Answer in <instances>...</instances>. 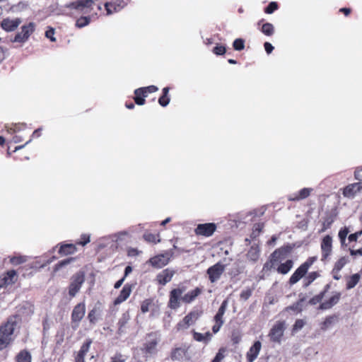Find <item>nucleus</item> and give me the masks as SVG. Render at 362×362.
<instances>
[{
  "instance_id": "f257e3e1",
  "label": "nucleus",
  "mask_w": 362,
  "mask_h": 362,
  "mask_svg": "<svg viewBox=\"0 0 362 362\" xmlns=\"http://www.w3.org/2000/svg\"><path fill=\"white\" fill-rule=\"evenodd\" d=\"M16 327V322L8 320L0 327V350L6 348L12 340V335Z\"/></svg>"
},
{
  "instance_id": "f03ea898",
  "label": "nucleus",
  "mask_w": 362,
  "mask_h": 362,
  "mask_svg": "<svg viewBox=\"0 0 362 362\" xmlns=\"http://www.w3.org/2000/svg\"><path fill=\"white\" fill-rule=\"evenodd\" d=\"M85 281V273L83 271H79L76 273L71 279V283L69 288V295L71 297H74L79 291L82 284Z\"/></svg>"
},
{
  "instance_id": "7ed1b4c3",
  "label": "nucleus",
  "mask_w": 362,
  "mask_h": 362,
  "mask_svg": "<svg viewBox=\"0 0 362 362\" xmlns=\"http://www.w3.org/2000/svg\"><path fill=\"white\" fill-rule=\"evenodd\" d=\"M185 291L186 288L185 286L173 289L170 292L168 307L173 310L177 309L180 306V300H182V294Z\"/></svg>"
},
{
  "instance_id": "20e7f679",
  "label": "nucleus",
  "mask_w": 362,
  "mask_h": 362,
  "mask_svg": "<svg viewBox=\"0 0 362 362\" xmlns=\"http://www.w3.org/2000/svg\"><path fill=\"white\" fill-rule=\"evenodd\" d=\"M35 25L34 23H29L21 27V31L18 32L11 40L13 42H26L30 35L34 32Z\"/></svg>"
},
{
  "instance_id": "39448f33",
  "label": "nucleus",
  "mask_w": 362,
  "mask_h": 362,
  "mask_svg": "<svg viewBox=\"0 0 362 362\" xmlns=\"http://www.w3.org/2000/svg\"><path fill=\"white\" fill-rule=\"evenodd\" d=\"M225 269L226 266L220 262L210 267L206 271L209 281L211 283L216 282L221 278Z\"/></svg>"
},
{
  "instance_id": "423d86ee",
  "label": "nucleus",
  "mask_w": 362,
  "mask_h": 362,
  "mask_svg": "<svg viewBox=\"0 0 362 362\" xmlns=\"http://www.w3.org/2000/svg\"><path fill=\"white\" fill-rule=\"evenodd\" d=\"M286 329L284 321H278L271 329L269 336L272 341L280 343Z\"/></svg>"
},
{
  "instance_id": "0eeeda50",
  "label": "nucleus",
  "mask_w": 362,
  "mask_h": 362,
  "mask_svg": "<svg viewBox=\"0 0 362 362\" xmlns=\"http://www.w3.org/2000/svg\"><path fill=\"white\" fill-rule=\"evenodd\" d=\"M322 257L321 261H326L332 253V238L329 235H325L320 244Z\"/></svg>"
},
{
  "instance_id": "6e6552de",
  "label": "nucleus",
  "mask_w": 362,
  "mask_h": 362,
  "mask_svg": "<svg viewBox=\"0 0 362 362\" xmlns=\"http://www.w3.org/2000/svg\"><path fill=\"white\" fill-rule=\"evenodd\" d=\"M202 313V311L197 310L190 312L184 317L182 321L177 324V329H187L189 325L194 324L200 317Z\"/></svg>"
},
{
  "instance_id": "1a4fd4ad",
  "label": "nucleus",
  "mask_w": 362,
  "mask_h": 362,
  "mask_svg": "<svg viewBox=\"0 0 362 362\" xmlns=\"http://www.w3.org/2000/svg\"><path fill=\"white\" fill-rule=\"evenodd\" d=\"M216 229V226L214 223H202L197 226L194 232L197 235L210 237L214 234Z\"/></svg>"
},
{
  "instance_id": "9d476101",
  "label": "nucleus",
  "mask_w": 362,
  "mask_h": 362,
  "mask_svg": "<svg viewBox=\"0 0 362 362\" xmlns=\"http://www.w3.org/2000/svg\"><path fill=\"white\" fill-rule=\"evenodd\" d=\"M362 190V182L349 184L342 189V194L348 199H353Z\"/></svg>"
},
{
  "instance_id": "9b49d317",
  "label": "nucleus",
  "mask_w": 362,
  "mask_h": 362,
  "mask_svg": "<svg viewBox=\"0 0 362 362\" xmlns=\"http://www.w3.org/2000/svg\"><path fill=\"white\" fill-rule=\"evenodd\" d=\"M160 339L156 334H150L146 342L144 344V351L149 354H156V347Z\"/></svg>"
},
{
  "instance_id": "f8f14e48",
  "label": "nucleus",
  "mask_w": 362,
  "mask_h": 362,
  "mask_svg": "<svg viewBox=\"0 0 362 362\" xmlns=\"http://www.w3.org/2000/svg\"><path fill=\"white\" fill-rule=\"evenodd\" d=\"M22 23V20L20 18H4L1 22V28L6 32L14 31Z\"/></svg>"
},
{
  "instance_id": "ddd939ff",
  "label": "nucleus",
  "mask_w": 362,
  "mask_h": 362,
  "mask_svg": "<svg viewBox=\"0 0 362 362\" xmlns=\"http://www.w3.org/2000/svg\"><path fill=\"white\" fill-rule=\"evenodd\" d=\"M17 281V274L15 270H10L0 277V288H4L14 284Z\"/></svg>"
},
{
  "instance_id": "4468645a",
  "label": "nucleus",
  "mask_w": 362,
  "mask_h": 362,
  "mask_svg": "<svg viewBox=\"0 0 362 362\" xmlns=\"http://www.w3.org/2000/svg\"><path fill=\"white\" fill-rule=\"evenodd\" d=\"M127 4L123 0H117L115 2H107L105 4V8L107 15L121 11Z\"/></svg>"
},
{
  "instance_id": "2eb2a0df",
  "label": "nucleus",
  "mask_w": 362,
  "mask_h": 362,
  "mask_svg": "<svg viewBox=\"0 0 362 362\" xmlns=\"http://www.w3.org/2000/svg\"><path fill=\"white\" fill-rule=\"evenodd\" d=\"M86 313V306L83 303L77 304L71 314V319L74 322L78 323L84 317Z\"/></svg>"
},
{
  "instance_id": "dca6fc26",
  "label": "nucleus",
  "mask_w": 362,
  "mask_h": 362,
  "mask_svg": "<svg viewBox=\"0 0 362 362\" xmlns=\"http://www.w3.org/2000/svg\"><path fill=\"white\" fill-rule=\"evenodd\" d=\"M313 191V188L305 187L301 189L298 193L291 194L288 197L289 201L297 202L308 197Z\"/></svg>"
},
{
  "instance_id": "f3484780",
  "label": "nucleus",
  "mask_w": 362,
  "mask_h": 362,
  "mask_svg": "<svg viewBox=\"0 0 362 362\" xmlns=\"http://www.w3.org/2000/svg\"><path fill=\"white\" fill-rule=\"evenodd\" d=\"M169 260L170 257L168 255H159L151 258L149 263L156 268H161L167 265Z\"/></svg>"
},
{
  "instance_id": "a211bd4d",
  "label": "nucleus",
  "mask_w": 362,
  "mask_h": 362,
  "mask_svg": "<svg viewBox=\"0 0 362 362\" xmlns=\"http://www.w3.org/2000/svg\"><path fill=\"white\" fill-rule=\"evenodd\" d=\"M262 348V344L259 341H257L250 348L246 354L247 361L248 362H253L258 356Z\"/></svg>"
},
{
  "instance_id": "6ab92c4d",
  "label": "nucleus",
  "mask_w": 362,
  "mask_h": 362,
  "mask_svg": "<svg viewBox=\"0 0 362 362\" xmlns=\"http://www.w3.org/2000/svg\"><path fill=\"white\" fill-rule=\"evenodd\" d=\"M175 274V271L170 269H165L159 273L157 276L158 282L161 285H165L170 282Z\"/></svg>"
},
{
  "instance_id": "aec40b11",
  "label": "nucleus",
  "mask_w": 362,
  "mask_h": 362,
  "mask_svg": "<svg viewBox=\"0 0 362 362\" xmlns=\"http://www.w3.org/2000/svg\"><path fill=\"white\" fill-rule=\"evenodd\" d=\"M341 297L340 293H335L332 297H330L327 300L322 303L320 305V309L321 310H328L332 308L334 305L338 303Z\"/></svg>"
},
{
  "instance_id": "412c9836",
  "label": "nucleus",
  "mask_w": 362,
  "mask_h": 362,
  "mask_svg": "<svg viewBox=\"0 0 362 362\" xmlns=\"http://www.w3.org/2000/svg\"><path fill=\"white\" fill-rule=\"evenodd\" d=\"M132 293L131 286L129 284L124 285L120 291L119 295L116 298L114 301L115 305H119L122 302L125 301L130 296Z\"/></svg>"
},
{
  "instance_id": "4be33fe9",
  "label": "nucleus",
  "mask_w": 362,
  "mask_h": 362,
  "mask_svg": "<svg viewBox=\"0 0 362 362\" xmlns=\"http://www.w3.org/2000/svg\"><path fill=\"white\" fill-rule=\"evenodd\" d=\"M90 344H91V341L90 340V341L84 343L81 346L79 351L78 352V354L75 358L76 362H85L84 358L90 349Z\"/></svg>"
},
{
  "instance_id": "5701e85b",
  "label": "nucleus",
  "mask_w": 362,
  "mask_h": 362,
  "mask_svg": "<svg viewBox=\"0 0 362 362\" xmlns=\"http://www.w3.org/2000/svg\"><path fill=\"white\" fill-rule=\"evenodd\" d=\"M227 307H228V300H225L222 302L220 308H218L217 313L214 316L215 322H219L221 324L224 323L223 315L226 313Z\"/></svg>"
},
{
  "instance_id": "b1692460",
  "label": "nucleus",
  "mask_w": 362,
  "mask_h": 362,
  "mask_svg": "<svg viewBox=\"0 0 362 362\" xmlns=\"http://www.w3.org/2000/svg\"><path fill=\"white\" fill-rule=\"evenodd\" d=\"M201 293V289L196 288L195 289L189 291L185 294L182 298V300L185 303H190L192 302L199 294Z\"/></svg>"
},
{
  "instance_id": "393cba45",
  "label": "nucleus",
  "mask_w": 362,
  "mask_h": 362,
  "mask_svg": "<svg viewBox=\"0 0 362 362\" xmlns=\"http://www.w3.org/2000/svg\"><path fill=\"white\" fill-rule=\"evenodd\" d=\"M193 337H194V339L197 341L204 342V343L206 344L211 340V339L212 337V334L210 333L209 332H206L204 334L194 332Z\"/></svg>"
},
{
  "instance_id": "a878e982",
  "label": "nucleus",
  "mask_w": 362,
  "mask_h": 362,
  "mask_svg": "<svg viewBox=\"0 0 362 362\" xmlns=\"http://www.w3.org/2000/svg\"><path fill=\"white\" fill-rule=\"evenodd\" d=\"M306 272L299 267L291 275L289 279V284L293 285L296 284L302 277L305 275Z\"/></svg>"
},
{
  "instance_id": "bb28decb",
  "label": "nucleus",
  "mask_w": 362,
  "mask_h": 362,
  "mask_svg": "<svg viewBox=\"0 0 362 362\" xmlns=\"http://www.w3.org/2000/svg\"><path fill=\"white\" fill-rule=\"evenodd\" d=\"M259 252L260 251H259L258 246L252 245L250 248V250L247 254V259L252 262L257 261V259H259Z\"/></svg>"
},
{
  "instance_id": "cd10ccee",
  "label": "nucleus",
  "mask_w": 362,
  "mask_h": 362,
  "mask_svg": "<svg viewBox=\"0 0 362 362\" xmlns=\"http://www.w3.org/2000/svg\"><path fill=\"white\" fill-rule=\"evenodd\" d=\"M293 262L291 259H288L286 262L281 264L277 268V272L282 274H286L292 269Z\"/></svg>"
},
{
  "instance_id": "c85d7f7f",
  "label": "nucleus",
  "mask_w": 362,
  "mask_h": 362,
  "mask_svg": "<svg viewBox=\"0 0 362 362\" xmlns=\"http://www.w3.org/2000/svg\"><path fill=\"white\" fill-rule=\"evenodd\" d=\"M130 320V315L129 313H124L122 314L121 318L118 321V332L119 334H121L124 332V328L125 327L126 325Z\"/></svg>"
},
{
  "instance_id": "c756f323",
  "label": "nucleus",
  "mask_w": 362,
  "mask_h": 362,
  "mask_svg": "<svg viewBox=\"0 0 362 362\" xmlns=\"http://www.w3.org/2000/svg\"><path fill=\"white\" fill-rule=\"evenodd\" d=\"M348 262H349L348 257H341L335 262L333 272H339Z\"/></svg>"
},
{
  "instance_id": "7c9ffc66",
  "label": "nucleus",
  "mask_w": 362,
  "mask_h": 362,
  "mask_svg": "<svg viewBox=\"0 0 362 362\" xmlns=\"http://www.w3.org/2000/svg\"><path fill=\"white\" fill-rule=\"evenodd\" d=\"M76 250V247L73 244H66L60 247L59 252L67 255L74 253Z\"/></svg>"
},
{
  "instance_id": "2f4dec72",
  "label": "nucleus",
  "mask_w": 362,
  "mask_h": 362,
  "mask_svg": "<svg viewBox=\"0 0 362 362\" xmlns=\"http://www.w3.org/2000/svg\"><path fill=\"white\" fill-rule=\"evenodd\" d=\"M16 360L18 362H31V355L28 351L23 350L17 355Z\"/></svg>"
},
{
  "instance_id": "473e14b6",
  "label": "nucleus",
  "mask_w": 362,
  "mask_h": 362,
  "mask_svg": "<svg viewBox=\"0 0 362 362\" xmlns=\"http://www.w3.org/2000/svg\"><path fill=\"white\" fill-rule=\"evenodd\" d=\"M360 278H361L360 274H353L350 277L349 281H347V284H346L347 289H351V288H353L354 287H355L356 286V284L358 283Z\"/></svg>"
},
{
  "instance_id": "72a5a7b5",
  "label": "nucleus",
  "mask_w": 362,
  "mask_h": 362,
  "mask_svg": "<svg viewBox=\"0 0 362 362\" xmlns=\"http://www.w3.org/2000/svg\"><path fill=\"white\" fill-rule=\"evenodd\" d=\"M142 90L143 89H141V88H137L134 91V94L136 95L134 98V100H135V103L139 105H143L145 103V99H144L145 97L143 96V98H141L140 96L141 95H143Z\"/></svg>"
},
{
  "instance_id": "f704fd0d",
  "label": "nucleus",
  "mask_w": 362,
  "mask_h": 362,
  "mask_svg": "<svg viewBox=\"0 0 362 362\" xmlns=\"http://www.w3.org/2000/svg\"><path fill=\"white\" fill-rule=\"evenodd\" d=\"M262 32L268 36L272 35L274 32V26L272 23H266L262 27Z\"/></svg>"
},
{
  "instance_id": "c9c22d12",
  "label": "nucleus",
  "mask_w": 362,
  "mask_h": 362,
  "mask_svg": "<svg viewBox=\"0 0 362 362\" xmlns=\"http://www.w3.org/2000/svg\"><path fill=\"white\" fill-rule=\"evenodd\" d=\"M328 287H329V286L327 285L326 289L324 291H322V292L320 293L319 294H317V295L315 296L314 297H313L309 300L310 304H311V305H316L317 303H320L322 300V298H324L325 294Z\"/></svg>"
},
{
  "instance_id": "e433bc0d",
  "label": "nucleus",
  "mask_w": 362,
  "mask_h": 362,
  "mask_svg": "<svg viewBox=\"0 0 362 362\" xmlns=\"http://www.w3.org/2000/svg\"><path fill=\"white\" fill-rule=\"evenodd\" d=\"M349 233V230L347 227H344L339 231L338 236L342 245L345 244V241Z\"/></svg>"
},
{
  "instance_id": "4c0bfd02",
  "label": "nucleus",
  "mask_w": 362,
  "mask_h": 362,
  "mask_svg": "<svg viewBox=\"0 0 362 362\" xmlns=\"http://www.w3.org/2000/svg\"><path fill=\"white\" fill-rule=\"evenodd\" d=\"M74 260V258L72 257H69V258H67L66 259H64V260H62L60 262H59L55 266H54V272H57L59 271L61 268L68 265L69 264H70L71 262H72Z\"/></svg>"
},
{
  "instance_id": "58836bf2",
  "label": "nucleus",
  "mask_w": 362,
  "mask_h": 362,
  "mask_svg": "<svg viewBox=\"0 0 362 362\" xmlns=\"http://www.w3.org/2000/svg\"><path fill=\"white\" fill-rule=\"evenodd\" d=\"M316 260H317V257H310L303 264H302L300 267L307 273L309 268L313 265V264Z\"/></svg>"
},
{
  "instance_id": "ea45409f",
  "label": "nucleus",
  "mask_w": 362,
  "mask_h": 362,
  "mask_svg": "<svg viewBox=\"0 0 362 362\" xmlns=\"http://www.w3.org/2000/svg\"><path fill=\"white\" fill-rule=\"evenodd\" d=\"M316 260H317V257H310L303 264H302L300 267L307 273L309 268L313 265V264Z\"/></svg>"
},
{
  "instance_id": "a19ab883",
  "label": "nucleus",
  "mask_w": 362,
  "mask_h": 362,
  "mask_svg": "<svg viewBox=\"0 0 362 362\" xmlns=\"http://www.w3.org/2000/svg\"><path fill=\"white\" fill-rule=\"evenodd\" d=\"M334 316H328L325 318L324 322L321 324V329L327 330L334 322Z\"/></svg>"
},
{
  "instance_id": "79ce46f5",
  "label": "nucleus",
  "mask_w": 362,
  "mask_h": 362,
  "mask_svg": "<svg viewBox=\"0 0 362 362\" xmlns=\"http://www.w3.org/2000/svg\"><path fill=\"white\" fill-rule=\"evenodd\" d=\"M144 238L146 241L148 243H156L160 242V239L158 238V235H154L151 233H145L144 235Z\"/></svg>"
},
{
  "instance_id": "37998d69",
  "label": "nucleus",
  "mask_w": 362,
  "mask_h": 362,
  "mask_svg": "<svg viewBox=\"0 0 362 362\" xmlns=\"http://www.w3.org/2000/svg\"><path fill=\"white\" fill-rule=\"evenodd\" d=\"M319 276V274L317 272H313L308 274V275L305 278V285L306 286H309L311 283H313L317 277Z\"/></svg>"
},
{
  "instance_id": "c03bdc74",
  "label": "nucleus",
  "mask_w": 362,
  "mask_h": 362,
  "mask_svg": "<svg viewBox=\"0 0 362 362\" xmlns=\"http://www.w3.org/2000/svg\"><path fill=\"white\" fill-rule=\"evenodd\" d=\"M153 300L151 299H146L144 300L141 305V311L142 313L148 312L149 307L152 305Z\"/></svg>"
},
{
  "instance_id": "a18cd8bd",
  "label": "nucleus",
  "mask_w": 362,
  "mask_h": 362,
  "mask_svg": "<svg viewBox=\"0 0 362 362\" xmlns=\"http://www.w3.org/2000/svg\"><path fill=\"white\" fill-rule=\"evenodd\" d=\"M90 20L89 17H81L76 21V25L78 28H83L89 24Z\"/></svg>"
},
{
  "instance_id": "49530a36",
  "label": "nucleus",
  "mask_w": 362,
  "mask_h": 362,
  "mask_svg": "<svg viewBox=\"0 0 362 362\" xmlns=\"http://www.w3.org/2000/svg\"><path fill=\"white\" fill-rule=\"evenodd\" d=\"M233 46L235 50H242L245 47V42L240 38H238L234 40Z\"/></svg>"
},
{
  "instance_id": "de8ad7c7",
  "label": "nucleus",
  "mask_w": 362,
  "mask_h": 362,
  "mask_svg": "<svg viewBox=\"0 0 362 362\" xmlns=\"http://www.w3.org/2000/svg\"><path fill=\"white\" fill-rule=\"evenodd\" d=\"M171 359L173 361L179 360L182 358V350L180 349H175L171 353Z\"/></svg>"
},
{
  "instance_id": "09e8293b",
  "label": "nucleus",
  "mask_w": 362,
  "mask_h": 362,
  "mask_svg": "<svg viewBox=\"0 0 362 362\" xmlns=\"http://www.w3.org/2000/svg\"><path fill=\"white\" fill-rule=\"evenodd\" d=\"M305 324V322L303 320H301V319L297 320L296 321L295 324L293 325V331L298 332V330L301 329L304 327Z\"/></svg>"
},
{
  "instance_id": "8fccbe9b",
  "label": "nucleus",
  "mask_w": 362,
  "mask_h": 362,
  "mask_svg": "<svg viewBox=\"0 0 362 362\" xmlns=\"http://www.w3.org/2000/svg\"><path fill=\"white\" fill-rule=\"evenodd\" d=\"M141 89H144L142 90L143 91V96L144 97H146L147 96V93H154V92H156L158 90V88L155 86H149L148 87H145V88H141Z\"/></svg>"
},
{
  "instance_id": "3c124183",
  "label": "nucleus",
  "mask_w": 362,
  "mask_h": 362,
  "mask_svg": "<svg viewBox=\"0 0 362 362\" xmlns=\"http://www.w3.org/2000/svg\"><path fill=\"white\" fill-rule=\"evenodd\" d=\"M252 291L250 288L243 290L240 297L242 300H247L252 295Z\"/></svg>"
},
{
  "instance_id": "603ef678",
  "label": "nucleus",
  "mask_w": 362,
  "mask_h": 362,
  "mask_svg": "<svg viewBox=\"0 0 362 362\" xmlns=\"http://www.w3.org/2000/svg\"><path fill=\"white\" fill-rule=\"evenodd\" d=\"M278 8V5L276 2H271L265 8V12L267 13H272L274 11H276Z\"/></svg>"
},
{
  "instance_id": "864d4df0",
  "label": "nucleus",
  "mask_w": 362,
  "mask_h": 362,
  "mask_svg": "<svg viewBox=\"0 0 362 362\" xmlns=\"http://www.w3.org/2000/svg\"><path fill=\"white\" fill-rule=\"evenodd\" d=\"M26 261L24 257H13L11 259V262L14 265L21 264Z\"/></svg>"
},
{
  "instance_id": "5fc2aeb1",
  "label": "nucleus",
  "mask_w": 362,
  "mask_h": 362,
  "mask_svg": "<svg viewBox=\"0 0 362 362\" xmlns=\"http://www.w3.org/2000/svg\"><path fill=\"white\" fill-rule=\"evenodd\" d=\"M88 318L91 323L95 322L97 318H96V310L95 308L91 310L89 312V313L88 315Z\"/></svg>"
},
{
  "instance_id": "6e6d98bb",
  "label": "nucleus",
  "mask_w": 362,
  "mask_h": 362,
  "mask_svg": "<svg viewBox=\"0 0 362 362\" xmlns=\"http://www.w3.org/2000/svg\"><path fill=\"white\" fill-rule=\"evenodd\" d=\"M362 235V230L356 232L349 235L348 239L350 242H354Z\"/></svg>"
},
{
  "instance_id": "4d7b16f0",
  "label": "nucleus",
  "mask_w": 362,
  "mask_h": 362,
  "mask_svg": "<svg viewBox=\"0 0 362 362\" xmlns=\"http://www.w3.org/2000/svg\"><path fill=\"white\" fill-rule=\"evenodd\" d=\"M214 52L217 55H222L226 52V48L221 45H217L214 48Z\"/></svg>"
},
{
  "instance_id": "13d9d810",
  "label": "nucleus",
  "mask_w": 362,
  "mask_h": 362,
  "mask_svg": "<svg viewBox=\"0 0 362 362\" xmlns=\"http://www.w3.org/2000/svg\"><path fill=\"white\" fill-rule=\"evenodd\" d=\"M158 103L159 104L163 106V107H165L167 106L169 103H170V98L168 97H166V96H164V95H162L161 97H160V98L158 99Z\"/></svg>"
},
{
  "instance_id": "bf43d9fd",
  "label": "nucleus",
  "mask_w": 362,
  "mask_h": 362,
  "mask_svg": "<svg viewBox=\"0 0 362 362\" xmlns=\"http://www.w3.org/2000/svg\"><path fill=\"white\" fill-rule=\"evenodd\" d=\"M54 30L53 28H49L46 32H45V36L50 39V40L52 42H54L56 40V38L54 37Z\"/></svg>"
},
{
  "instance_id": "052dcab7",
  "label": "nucleus",
  "mask_w": 362,
  "mask_h": 362,
  "mask_svg": "<svg viewBox=\"0 0 362 362\" xmlns=\"http://www.w3.org/2000/svg\"><path fill=\"white\" fill-rule=\"evenodd\" d=\"M89 242H90V235L83 234L81 235V240L78 243V244H80L81 245H86Z\"/></svg>"
},
{
  "instance_id": "680f3d73",
  "label": "nucleus",
  "mask_w": 362,
  "mask_h": 362,
  "mask_svg": "<svg viewBox=\"0 0 362 362\" xmlns=\"http://www.w3.org/2000/svg\"><path fill=\"white\" fill-rule=\"evenodd\" d=\"M126 358L122 354H117L112 358L111 362H125Z\"/></svg>"
},
{
  "instance_id": "e2e57ef3",
  "label": "nucleus",
  "mask_w": 362,
  "mask_h": 362,
  "mask_svg": "<svg viewBox=\"0 0 362 362\" xmlns=\"http://www.w3.org/2000/svg\"><path fill=\"white\" fill-rule=\"evenodd\" d=\"M354 177L356 180L362 181V168L356 170L354 172Z\"/></svg>"
},
{
  "instance_id": "0e129e2a",
  "label": "nucleus",
  "mask_w": 362,
  "mask_h": 362,
  "mask_svg": "<svg viewBox=\"0 0 362 362\" xmlns=\"http://www.w3.org/2000/svg\"><path fill=\"white\" fill-rule=\"evenodd\" d=\"M349 251L351 256H362V247L356 250L350 249Z\"/></svg>"
},
{
  "instance_id": "69168bd1",
  "label": "nucleus",
  "mask_w": 362,
  "mask_h": 362,
  "mask_svg": "<svg viewBox=\"0 0 362 362\" xmlns=\"http://www.w3.org/2000/svg\"><path fill=\"white\" fill-rule=\"evenodd\" d=\"M241 340V337L238 333H233L232 341L234 344H238Z\"/></svg>"
},
{
  "instance_id": "338daca9",
  "label": "nucleus",
  "mask_w": 362,
  "mask_h": 362,
  "mask_svg": "<svg viewBox=\"0 0 362 362\" xmlns=\"http://www.w3.org/2000/svg\"><path fill=\"white\" fill-rule=\"evenodd\" d=\"M223 357V354H221V351H219V352L216 354V356L214 357L211 362H221Z\"/></svg>"
},
{
  "instance_id": "774afa93",
  "label": "nucleus",
  "mask_w": 362,
  "mask_h": 362,
  "mask_svg": "<svg viewBox=\"0 0 362 362\" xmlns=\"http://www.w3.org/2000/svg\"><path fill=\"white\" fill-rule=\"evenodd\" d=\"M264 47L267 54H270L274 49L272 45L267 42L264 43Z\"/></svg>"
}]
</instances>
